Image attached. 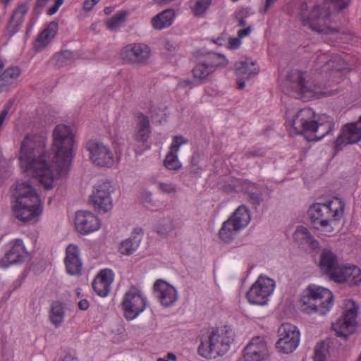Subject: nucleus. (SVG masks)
<instances>
[{
  "instance_id": "nucleus-23",
  "label": "nucleus",
  "mask_w": 361,
  "mask_h": 361,
  "mask_svg": "<svg viewBox=\"0 0 361 361\" xmlns=\"http://www.w3.org/2000/svg\"><path fill=\"white\" fill-rule=\"evenodd\" d=\"M314 63L316 69L324 73H328L330 71L337 73L345 68L343 60L337 54H319L317 55Z\"/></svg>"
},
{
  "instance_id": "nucleus-60",
  "label": "nucleus",
  "mask_w": 361,
  "mask_h": 361,
  "mask_svg": "<svg viewBox=\"0 0 361 361\" xmlns=\"http://www.w3.org/2000/svg\"><path fill=\"white\" fill-rule=\"evenodd\" d=\"M246 25V20L245 18H240L238 20V25L239 26H244Z\"/></svg>"
},
{
  "instance_id": "nucleus-59",
  "label": "nucleus",
  "mask_w": 361,
  "mask_h": 361,
  "mask_svg": "<svg viewBox=\"0 0 361 361\" xmlns=\"http://www.w3.org/2000/svg\"><path fill=\"white\" fill-rule=\"evenodd\" d=\"M167 358H168V360H171L175 361L176 360V356L172 353H169L167 354Z\"/></svg>"
},
{
  "instance_id": "nucleus-61",
  "label": "nucleus",
  "mask_w": 361,
  "mask_h": 361,
  "mask_svg": "<svg viewBox=\"0 0 361 361\" xmlns=\"http://www.w3.org/2000/svg\"><path fill=\"white\" fill-rule=\"evenodd\" d=\"M4 66H5L4 61L1 59H0V71L2 70Z\"/></svg>"
},
{
  "instance_id": "nucleus-40",
  "label": "nucleus",
  "mask_w": 361,
  "mask_h": 361,
  "mask_svg": "<svg viewBox=\"0 0 361 361\" xmlns=\"http://www.w3.org/2000/svg\"><path fill=\"white\" fill-rule=\"evenodd\" d=\"M73 58V52L70 50L63 51L58 54H56L53 59L59 66H63L70 63Z\"/></svg>"
},
{
  "instance_id": "nucleus-57",
  "label": "nucleus",
  "mask_w": 361,
  "mask_h": 361,
  "mask_svg": "<svg viewBox=\"0 0 361 361\" xmlns=\"http://www.w3.org/2000/svg\"><path fill=\"white\" fill-rule=\"evenodd\" d=\"M277 0H266V4H265V8H264V12H266L269 8L273 4H274Z\"/></svg>"
},
{
  "instance_id": "nucleus-63",
  "label": "nucleus",
  "mask_w": 361,
  "mask_h": 361,
  "mask_svg": "<svg viewBox=\"0 0 361 361\" xmlns=\"http://www.w3.org/2000/svg\"><path fill=\"white\" fill-rule=\"evenodd\" d=\"M12 0H0V1L4 4H8Z\"/></svg>"
},
{
  "instance_id": "nucleus-2",
  "label": "nucleus",
  "mask_w": 361,
  "mask_h": 361,
  "mask_svg": "<svg viewBox=\"0 0 361 361\" xmlns=\"http://www.w3.org/2000/svg\"><path fill=\"white\" fill-rule=\"evenodd\" d=\"M295 16L300 25L323 36L336 35L329 6L324 2L300 0L297 3Z\"/></svg>"
},
{
  "instance_id": "nucleus-7",
  "label": "nucleus",
  "mask_w": 361,
  "mask_h": 361,
  "mask_svg": "<svg viewBox=\"0 0 361 361\" xmlns=\"http://www.w3.org/2000/svg\"><path fill=\"white\" fill-rule=\"evenodd\" d=\"M300 303L305 314L325 315L334 306V295L327 288L310 283L302 291Z\"/></svg>"
},
{
  "instance_id": "nucleus-8",
  "label": "nucleus",
  "mask_w": 361,
  "mask_h": 361,
  "mask_svg": "<svg viewBox=\"0 0 361 361\" xmlns=\"http://www.w3.org/2000/svg\"><path fill=\"white\" fill-rule=\"evenodd\" d=\"M331 85L315 84L313 80H306L304 74L300 71L294 72L290 81V94L295 98L309 101L321 96H329L334 93Z\"/></svg>"
},
{
  "instance_id": "nucleus-29",
  "label": "nucleus",
  "mask_w": 361,
  "mask_h": 361,
  "mask_svg": "<svg viewBox=\"0 0 361 361\" xmlns=\"http://www.w3.org/2000/svg\"><path fill=\"white\" fill-rule=\"evenodd\" d=\"M28 11V3L23 2L17 5L7 24L6 29L7 35L11 37L18 32Z\"/></svg>"
},
{
  "instance_id": "nucleus-1",
  "label": "nucleus",
  "mask_w": 361,
  "mask_h": 361,
  "mask_svg": "<svg viewBox=\"0 0 361 361\" xmlns=\"http://www.w3.org/2000/svg\"><path fill=\"white\" fill-rule=\"evenodd\" d=\"M51 153L46 151V139L37 134H27L22 140L20 166L27 176L35 178L46 190L68 172L74 157V134L66 125L56 126L52 134Z\"/></svg>"
},
{
  "instance_id": "nucleus-12",
  "label": "nucleus",
  "mask_w": 361,
  "mask_h": 361,
  "mask_svg": "<svg viewBox=\"0 0 361 361\" xmlns=\"http://www.w3.org/2000/svg\"><path fill=\"white\" fill-rule=\"evenodd\" d=\"M28 252L21 239H13L4 246V256L0 257V268L6 269L11 265L25 261Z\"/></svg>"
},
{
  "instance_id": "nucleus-30",
  "label": "nucleus",
  "mask_w": 361,
  "mask_h": 361,
  "mask_svg": "<svg viewBox=\"0 0 361 361\" xmlns=\"http://www.w3.org/2000/svg\"><path fill=\"white\" fill-rule=\"evenodd\" d=\"M135 121L134 140L138 142L145 143L148 140L151 133L149 119L142 113H139L135 116Z\"/></svg>"
},
{
  "instance_id": "nucleus-14",
  "label": "nucleus",
  "mask_w": 361,
  "mask_h": 361,
  "mask_svg": "<svg viewBox=\"0 0 361 361\" xmlns=\"http://www.w3.org/2000/svg\"><path fill=\"white\" fill-rule=\"evenodd\" d=\"M147 306V297L135 286L130 287L125 293L121 308L126 314L138 316Z\"/></svg>"
},
{
  "instance_id": "nucleus-19",
  "label": "nucleus",
  "mask_w": 361,
  "mask_h": 361,
  "mask_svg": "<svg viewBox=\"0 0 361 361\" xmlns=\"http://www.w3.org/2000/svg\"><path fill=\"white\" fill-rule=\"evenodd\" d=\"M150 56L149 47L142 43L129 44L120 52V57L125 63H145Z\"/></svg>"
},
{
  "instance_id": "nucleus-42",
  "label": "nucleus",
  "mask_w": 361,
  "mask_h": 361,
  "mask_svg": "<svg viewBox=\"0 0 361 361\" xmlns=\"http://www.w3.org/2000/svg\"><path fill=\"white\" fill-rule=\"evenodd\" d=\"M327 353V348L324 342L318 343L314 349V361H324Z\"/></svg>"
},
{
  "instance_id": "nucleus-15",
  "label": "nucleus",
  "mask_w": 361,
  "mask_h": 361,
  "mask_svg": "<svg viewBox=\"0 0 361 361\" xmlns=\"http://www.w3.org/2000/svg\"><path fill=\"white\" fill-rule=\"evenodd\" d=\"M87 149L92 163L101 167H111L114 164V156L111 148L102 142L90 141Z\"/></svg>"
},
{
  "instance_id": "nucleus-13",
  "label": "nucleus",
  "mask_w": 361,
  "mask_h": 361,
  "mask_svg": "<svg viewBox=\"0 0 361 361\" xmlns=\"http://www.w3.org/2000/svg\"><path fill=\"white\" fill-rule=\"evenodd\" d=\"M279 334L281 338L276 343L279 352L284 354L293 353L300 342L298 328L291 324H283L279 329Z\"/></svg>"
},
{
  "instance_id": "nucleus-3",
  "label": "nucleus",
  "mask_w": 361,
  "mask_h": 361,
  "mask_svg": "<svg viewBox=\"0 0 361 361\" xmlns=\"http://www.w3.org/2000/svg\"><path fill=\"white\" fill-rule=\"evenodd\" d=\"M345 203L338 197H334L324 203L312 204L307 214L312 226L325 235L335 232L344 215Z\"/></svg>"
},
{
  "instance_id": "nucleus-39",
  "label": "nucleus",
  "mask_w": 361,
  "mask_h": 361,
  "mask_svg": "<svg viewBox=\"0 0 361 361\" xmlns=\"http://www.w3.org/2000/svg\"><path fill=\"white\" fill-rule=\"evenodd\" d=\"M126 15L125 11H120L115 14L106 22L108 28L112 30L119 28L124 23Z\"/></svg>"
},
{
  "instance_id": "nucleus-36",
  "label": "nucleus",
  "mask_w": 361,
  "mask_h": 361,
  "mask_svg": "<svg viewBox=\"0 0 361 361\" xmlns=\"http://www.w3.org/2000/svg\"><path fill=\"white\" fill-rule=\"evenodd\" d=\"M212 0H190V8L195 17L201 18L204 16L212 4Z\"/></svg>"
},
{
  "instance_id": "nucleus-11",
  "label": "nucleus",
  "mask_w": 361,
  "mask_h": 361,
  "mask_svg": "<svg viewBox=\"0 0 361 361\" xmlns=\"http://www.w3.org/2000/svg\"><path fill=\"white\" fill-rule=\"evenodd\" d=\"M228 64L226 58L219 54H210L200 61L192 68V73L194 79L201 82H205L219 66Z\"/></svg>"
},
{
  "instance_id": "nucleus-58",
  "label": "nucleus",
  "mask_w": 361,
  "mask_h": 361,
  "mask_svg": "<svg viewBox=\"0 0 361 361\" xmlns=\"http://www.w3.org/2000/svg\"><path fill=\"white\" fill-rule=\"evenodd\" d=\"M191 82L189 80H183L179 82V85L182 87H187L190 85Z\"/></svg>"
},
{
  "instance_id": "nucleus-48",
  "label": "nucleus",
  "mask_w": 361,
  "mask_h": 361,
  "mask_svg": "<svg viewBox=\"0 0 361 361\" xmlns=\"http://www.w3.org/2000/svg\"><path fill=\"white\" fill-rule=\"evenodd\" d=\"M97 0H85L83 4L84 10L89 11L97 4Z\"/></svg>"
},
{
  "instance_id": "nucleus-27",
  "label": "nucleus",
  "mask_w": 361,
  "mask_h": 361,
  "mask_svg": "<svg viewBox=\"0 0 361 361\" xmlns=\"http://www.w3.org/2000/svg\"><path fill=\"white\" fill-rule=\"evenodd\" d=\"M333 281L338 283H348L357 285L361 281V269L353 264H341Z\"/></svg>"
},
{
  "instance_id": "nucleus-45",
  "label": "nucleus",
  "mask_w": 361,
  "mask_h": 361,
  "mask_svg": "<svg viewBox=\"0 0 361 361\" xmlns=\"http://www.w3.org/2000/svg\"><path fill=\"white\" fill-rule=\"evenodd\" d=\"M63 3V0H54V5L47 9V13L49 16L55 14Z\"/></svg>"
},
{
  "instance_id": "nucleus-5",
  "label": "nucleus",
  "mask_w": 361,
  "mask_h": 361,
  "mask_svg": "<svg viewBox=\"0 0 361 361\" xmlns=\"http://www.w3.org/2000/svg\"><path fill=\"white\" fill-rule=\"evenodd\" d=\"M15 202L13 212L15 216L21 221L27 222L39 216L43 206L39 195L29 183L18 182L13 192Z\"/></svg>"
},
{
  "instance_id": "nucleus-26",
  "label": "nucleus",
  "mask_w": 361,
  "mask_h": 361,
  "mask_svg": "<svg viewBox=\"0 0 361 361\" xmlns=\"http://www.w3.org/2000/svg\"><path fill=\"white\" fill-rule=\"evenodd\" d=\"M66 271L69 275H78L82 272V262L80 257V250L75 244H70L66 249L64 259Z\"/></svg>"
},
{
  "instance_id": "nucleus-43",
  "label": "nucleus",
  "mask_w": 361,
  "mask_h": 361,
  "mask_svg": "<svg viewBox=\"0 0 361 361\" xmlns=\"http://www.w3.org/2000/svg\"><path fill=\"white\" fill-rule=\"evenodd\" d=\"M52 316H63L66 313V307L61 302H53L51 305Z\"/></svg>"
},
{
  "instance_id": "nucleus-18",
  "label": "nucleus",
  "mask_w": 361,
  "mask_h": 361,
  "mask_svg": "<svg viewBox=\"0 0 361 361\" xmlns=\"http://www.w3.org/2000/svg\"><path fill=\"white\" fill-rule=\"evenodd\" d=\"M153 294L160 305L165 308L173 307L178 300V293L176 287L162 279L155 281Z\"/></svg>"
},
{
  "instance_id": "nucleus-62",
  "label": "nucleus",
  "mask_w": 361,
  "mask_h": 361,
  "mask_svg": "<svg viewBox=\"0 0 361 361\" xmlns=\"http://www.w3.org/2000/svg\"><path fill=\"white\" fill-rule=\"evenodd\" d=\"M48 0H38V4L40 5V6H43V5H45L47 1Z\"/></svg>"
},
{
  "instance_id": "nucleus-34",
  "label": "nucleus",
  "mask_w": 361,
  "mask_h": 361,
  "mask_svg": "<svg viewBox=\"0 0 361 361\" xmlns=\"http://www.w3.org/2000/svg\"><path fill=\"white\" fill-rule=\"evenodd\" d=\"M57 30L58 24L55 22L50 23L38 35L35 42V48L39 51L44 49L54 38Z\"/></svg>"
},
{
  "instance_id": "nucleus-41",
  "label": "nucleus",
  "mask_w": 361,
  "mask_h": 361,
  "mask_svg": "<svg viewBox=\"0 0 361 361\" xmlns=\"http://www.w3.org/2000/svg\"><path fill=\"white\" fill-rule=\"evenodd\" d=\"M311 234L309 230L302 226H298L293 234V238L298 242H307Z\"/></svg>"
},
{
  "instance_id": "nucleus-28",
  "label": "nucleus",
  "mask_w": 361,
  "mask_h": 361,
  "mask_svg": "<svg viewBox=\"0 0 361 361\" xmlns=\"http://www.w3.org/2000/svg\"><path fill=\"white\" fill-rule=\"evenodd\" d=\"M114 279V273L111 269H102L95 276L92 282V288L98 295L106 297L109 293Z\"/></svg>"
},
{
  "instance_id": "nucleus-38",
  "label": "nucleus",
  "mask_w": 361,
  "mask_h": 361,
  "mask_svg": "<svg viewBox=\"0 0 361 361\" xmlns=\"http://www.w3.org/2000/svg\"><path fill=\"white\" fill-rule=\"evenodd\" d=\"M359 305L352 299H345L342 303L343 316H357Z\"/></svg>"
},
{
  "instance_id": "nucleus-9",
  "label": "nucleus",
  "mask_w": 361,
  "mask_h": 361,
  "mask_svg": "<svg viewBox=\"0 0 361 361\" xmlns=\"http://www.w3.org/2000/svg\"><path fill=\"white\" fill-rule=\"evenodd\" d=\"M251 215L245 205L239 206L225 221L219 231V238L225 243L233 240L250 223Z\"/></svg>"
},
{
  "instance_id": "nucleus-46",
  "label": "nucleus",
  "mask_w": 361,
  "mask_h": 361,
  "mask_svg": "<svg viewBox=\"0 0 361 361\" xmlns=\"http://www.w3.org/2000/svg\"><path fill=\"white\" fill-rule=\"evenodd\" d=\"M313 251H318L319 250V243L312 235L306 242Z\"/></svg>"
},
{
  "instance_id": "nucleus-6",
  "label": "nucleus",
  "mask_w": 361,
  "mask_h": 361,
  "mask_svg": "<svg viewBox=\"0 0 361 361\" xmlns=\"http://www.w3.org/2000/svg\"><path fill=\"white\" fill-rule=\"evenodd\" d=\"M234 332L228 325L211 327L201 338L197 348L198 354L206 359L212 360L223 356L234 341Z\"/></svg>"
},
{
  "instance_id": "nucleus-51",
  "label": "nucleus",
  "mask_w": 361,
  "mask_h": 361,
  "mask_svg": "<svg viewBox=\"0 0 361 361\" xmlns=\"http://www.w3.org/2000/svg\"><path fill=\"white\" fill-rule=\"evenodd\" d=\"M59 361H78L74 354L67 353Z\"/></svg>"
},
{
  "instance_id": "nucleus-37",
  "label": "nucleus",
  "mask_w": 361,
  "mask_h": 361,
  "mask_svg": "<svg viewBox=\"0 0 361 361\" xmlns=\"http://www.w3.org/2000/svg\"><path fill=\"white\" fill-rule=\"evenodd\" d=\"M151 182L156 185L157 189L161 194L171 195L177 192L176 185L171 182L159 181L155 179H152Z\"/></svg>"
},
{
  "instance_id": "nucleus-33",
  "label": "nucleus",
  "mask_w": 361,
  "mask_h": 361,
  "mask_svg": "<svg viewBox=\"0 0 361 361\" xmlns=\"http://www.w3.org/2000/svg\"><path fill=\"white\" fill-rule=\"evenodd\" d=\"M21 74L18 66H9L0 75V92L7 91L12 87Z\"/></svg>"
},
{
  "instance_id": "nucleus-10",
  "label": "nucleus",
  "mask_w": 361,
  "mask_h": 361,
  "mask_svg": "<svg viewBox=\"0 0 361 361\" xmlns=\"http://www.w3.org/2000/svg\"><path fill=\"white\" fill-rule=\"evenodd\" d=\"M276 282L272 279L260 275L246 294L248 302L252 305H265L274 292Z\"/></svg>"
},
{
  "instance_id": "nucleus-64",
  "label": "nucleus",
  "mask_w": 361,
  "mask_h": 361,
  "mask_svg": "<svg viewBox=\"0 0 361 361\" xmlns=\"http://www.w3.org/2000/svg\"><path fill=\"white\" fill-rule=\"evenodd\" d=\"M111 11L110 8H104V12H105V13H106V14L110 13H111Z\"/></svg>"
},
{
  "instance_id": "nucleus-17",
  "label": "nucleus",
  "mask_w": 361,
  "mask_h": 361,
  "mask_svg": "<svg viewBox=\"0 0 361 361\" xmlns=\"http://www.w3.org/2000/svg\"><path fill=\"white\" fill-rule=\"evenodd\" d=\"M361 140V116L358 121L344 125L334 142L336 150H340L348 145H353Z\"/></svg>"
},
{
  "instance_id": "nucleus-32",
  "label": "nucleus",
  "mask_w": 361,
  "mask_h": 361,
  "mask_svg": "<svg viewBox=\"0 0 361 361\" xmlns=\"http://www.w3.org/2000/svg\"><path fill=\"white\" fill-rule=\"evenodd\" d=\"M176 18V13L173 9H166L156 16L151 20L153 28L161 30L170 27Z\"/></svg>"
},
{
  "instance_id": "nucleus-24",
  "label": "nucleus",
  "mask_w": 361,
  "mask_h": 361,
  "mask_svg": "<svg viewBox=\"0 0 361 361\" xmlns=\"http://www.w3.org/2000/svg\"><path fill=\"white\" fill-rule=\"evenodd\" d=\"M188 143V140L183 136H174L169 146L165 159L164 166L169 171H177L182 168V164L178 159V153L180 147Z\"/></svg>"
},
{
  "instance_id": "nucleus-49",
  "label": "nucleus",
  "mask_w": 361,
  "mask_h": 361,
  "mask_svg": "<svg viewBox=\"0 0 361 361\" xmlns=\"http://www.w3.org/2000/svg\"><path fill=\"white\" fill-rule=\"evenodd\" d=\"M212 42L220 46L224 45L226 42V35L222 33L218 37L212 39Z\"/></svg>"
},
{
  "instance_id": "nucleus-4",
  "label": "nucleus",
  "mask_w": 361,
  "mask_h": 361,
  "mask_svg": "<svg viewBox=\"0 0 361 361\" xmlns=\"http://www.w3.org/2000/svg\"><path fill=\"white\" fill-rule=\"evenodd\" d=\"M292 126L297 134H304L309 141H319L335 129L334 118L322 114L317 119L310 108L298 111L293 118Z\"/></svg>"
},
{
  "instance_id": "nucleus-21",
  "label": "nucleus",
  "mask_w": 361,
  "mask_h": 361,
  "mask_svg": "<svg viewBox=\"0 0 361 361\" xmlns=\"http://www.w3.org/2000/svg\"><path fill=\"white\" fill-rule=\"evenodd\" d=\"M259 73V66L256 61L251 59L237 61L235 63V74L237 77L238 88L243 90L245 86V81L250 80Z\"/></svg>"
},
{
  "instance_id": "nucleus-56",
  "label": "nucleus",
  "mask_w": 361,
  "mask_h": 361,
  "mask_svg": "<svg viewBox=\"0 0 361 361\" xmlns=\"http://www.w3.org/2000/svg\"><path fill=\"white\" fill-rule=\"evenodd\" d=\"M164 225L166 226V228L164 229V231L158 230V233L164 234L166 233L167 231H170L171 228V224L169 220H165L164 221Z\"/></svg>"
},
{
  "instance_id": "nucleus-44",
  "label": "nucleus",
  "mask_w": 361,
  "mask_h": 361,
  "mask_svg": "<svg viewBox=\"0 0 361 361\" xmlns=\"http://www.w3.org/2000/svg\"><path fill=\"white\" fill-rule=\"evenodd\" d=\"M242 44L241 39L238 37H230L228 40L227 47L229 49H236L240 47Z\"/></svg>"
},
{
  "instance_id": "nucleus-16",
  "label": "nucleus",
  "mask_w": 361,
  "mask_h": 361,
  "mask_svg": "<svg viewBox=\"0 0 361 361\" xmlns=\"http://www.w3.org/2000/svg\"><path fill=\"white\" fill-rule=\"evenodd\" d=\"M111 192V185L109 182H102L97 185L90 197V203L95 210L105 213L112 209Z\"/></svg>"
},
{
  "instance_id": "nucleus-25",
  "label": "nucleus",
  "mask_w": 361,
  "mask_h": 361,
  "mask_svg": "<svg viewBox=\"0 0 361 361\" xmlns=\"http://www.w3.org/2000/svg\"><path fill=\"white\" fill-rule=\"evenodd\" d=\"M341 264L337 255L330 249L324 248L321 251L319 267L321 271L331 280L336 275Z\"/></svg>"
},
{
  "instance_id": "nucleus-47",
  "label": "nucleus",
  "mask_w": 361,
  "mask_h": 361,
  "mask_svg": "<svg viewBox=\"0 0 361 361\" xmlns=\"http://www.w3.org/2000/svg\"><path fill=\"white\" fill-rule=\"evenodd\" d=\"M252 30V28L251 26H248L244 29H240L238 31V37L240 39H242L247 35H249Z\"/></svg>"
},
{
  "instance_id": "nucleus-31",
  "label": "nucleus",
  "mask_w": 361,
  "mask_h": 361,
  "mask_svg": "<svg viewBox=\"0 0 361 361\" xmlns=\"http://www.w3.org/2000/svg\"><path fill=\"white\" fill-rule=\"evenodd\" d=\"M355 317H340L336 323L332 324V329L336 336L346 340L355 328Z\"/></svg>"
},
{
  "instance_id": "nucleus-52",
  "label": "nucleus",
  "mask_w": 361,
  "mask_h": 361,
  "mask_svg": "<svg viewBox=\"0 0 361 361\" xmlns=\"http://www.w3.org/2000/svg\"><path fill=\"white\" fill-rule=\"evenodd\" d=\"M63 317H49L51 322L55 326V327H59L61 325L63 322Z\"/></svg>"
},
{
  "instance_id": "nucleus-22",
  "label": "nucleus",
  "mask_w": 361,
  "mask_h": 361,
  "mask_svg": "<svg viewBox=\"0 0 361 361\" xmlns=\"http://www.w3.org/2000/svg\"><path fill=\"white\" fill-rule=\"evenodd\" d=\"M74 223L77 231L82 235L98 231L101 226L98 217L88 211L77 212Z\"/></svg>"
},
{
  "instance_id": "nucleus-20",
  "label": "nucleus",
  "mask_w": 361,
  "mask_h": 361,
  "mask_svg": "<svg viewBox=\"0 0 361 361\" xmlns=\"http://www.w3.org/2000/svg\"><path fill=\"white\" fill-rule=\"evenodd\" d=\"M269 355L267 342L259 336L252 338L243 349L245 361H267Z\"/></svg>"
},
{
  "instance_id": "nucleus-53",
  "label": "nucleus",
  "mask_w": 361,
  "mask_h": 361,
  "mask_svg": "<svg viewBox=\"0 0 361 361\" xmlns=\"http://www.w3.org/2000/svg\"><path fill=\"white\" fill-rule=\"evenodd\" d=\"M164 47L169 52H173L176 50L175 45L170 41H166Z\"/></svg>"
},
{
  "instance_id": "nucleus-55",
  "label": "nucleus",
  "mask_w": 361,
  "mask_h": 361,
  "mask_svg": "<svg viewBox=\"0 0 361 361\" xmlns=\"http://www.w3.org/2000/svg\"><path fill=\"white\" fill-rule=\"evenodd\" d=\"M250 197L253 204H259L261 201V198L259 196H258L257 195L251 194L250 195Z\"/></svg>"
},
{
  "instance_id": "nucleus-50",
  "label": "nucleus",
  "mask_w": 361,
  "mask_h": 361,
  "mask_svg": "<svg viewBox=\"0 0 361 361\" xmlns=\"http://www.w3.org/2000/svg\"><path fill=\"white\" fill-rule=\"evenodd\" d=\"M336 4V6L338 10H342L346 8L349 4V0H331Z\"/></svg>"
},
{
  "instance_id": "nucleus-35",
  "label": "nucleus",
  "mask_w": 361,
  "mask_h": 361,
  "mask_svg": "<svg viewBox=\"0 0 361 361\" xmlns=\"http://www.w3.org/2000/svg\"><path fill=\"white\" fill-rule=\"evenodd\" d=\"M140 241V238L131 236L121 243L118 251L122 255H130L137 249Z\"/></svg>"
},
{
  "instance_id": "nucleus-54",
  "label": "nucleus",
  "mask_w": 361,
  "mask_h": 361,
  "mask_svg": "<svg viewBox=\"0 0 361 361\" xmlns=\"http://www.w3.org/2000/svg\"><path fill=\"white\" fill-rule=\"evenodd\" d=\"M78 307L82 310H87L89 307V302L85 299L80 300L78 302Z\"/></svg>"
}]
</instances>
